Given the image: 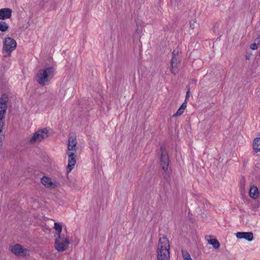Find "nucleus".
Here are the masks:
<instances>
[{"label": "nucleus", "instance_id": "nucleus-1", "mask_svg": "<svg viewBox=\"0 0 260 260\" xmlns=\"http://www.w3.org/2000/svg\"><path fill=\"white\" fill-rule=\"evenodd\" d=\"M157 260H170V245L169 240L165 237L159 238L157 249Z\"/></svg>", "mask_w": 260, "mask_h": 260}, {"label": "nucleus", "instance_id": "nucleus-2", "mask_svg": "<svg viewBox=\"0 0 260 260\" xmlns=\"http://www.w3.org/2000/svg\"><path fill=\"white\" fill-rule=\"evenodd\" d=\"M54 73V68L52 67L40 70L36 74V80L40 85L44 86L53 78Z\"/></svg>", "mask_w": 260, "mask_h": 260}, {"label": "nucleus", "instance_id": "nucleus-3", "mask_svg": "<svg viewBox=\"0 0 260 260\" xmlns=\"http://www.w3.org/2000/svg\"><path fill=\"white\" fill-rule=\"evenodd\" d=\"M17 47L16 41L10 37L5 38L3 42V51L8 53L5 56H9Z\"/></svg>", "mask_w": 260, "mask_h": 260}, {"label": "nucleus", "instance_id": "nucleus-4", "mask_svg": "<svg viewBox=\"0 0 260 260\" xmlns=\"http://www.w3.org/2000/svg\"><path fill=\"white\" fill-rule=\"evenodd\" d=\"M48 130L47 128H44L40 129L34 134V135L29 140V142L30 143L40 142L48 137Z\"/></svg>", "mask_w": 260, "mask_h": 260}, {"label": "nucleus", "instance_id": "nucleus-5", "mask_svg": "<svg viewBox=\"0 0 260 260\" xmlns=\"http://www.w3.org/2000/svg\"><path fill=\"white\" fill-rule=\"evenodd\" d=\"M10 250L12 253L18 256H25L29 252L27 249L23 247L22 245L19 244L11 246Z\"/></svg>", "mask_w": 260, "mask_h": 260}, {"label": "nucleus", "instance_id": "nucleus-6", "mask_svg": "<svg viewBox=\"0 0 260 260\" xmlns=\"http://www.w3.org/2000/svg\"><path fill=\"white\" fill-rule=\"evenodd\" d=\"M161 157L160 164L161 168L164 171H166L169 167V156L166 150L165 147L161 146L160 147Z\"/></svg>", "mask_w": 260, "mask_h": 260}, {"label": "nucleus", "instance_id": "nucleus-7", "mask_svg": "<svg viewBox=\"0 0 260 260\" xmlns=\"http://www.w3.org/2000/svg\"><path fill=\"white\" fill-rule=\"evenodd\" d=\"M75 152H76L68 151V155L69 156L68 165L67 167L68 173L72 170L76 164Z\"/></svg>", "mask_w": 260, "mask_h": 260}, {"label": "nucleus", "instance_id": "nucleus-8", "mask_svg": "<svg viewBox=\"0 0 260 260\" xmlns=\"http://www.w3.org/2000/svg\"><path fill=\"white\" fill-rule=\"evenodd\" d=\"M181 58L180 57L172 56L171 59V66L170 72L172 74L176 75L178 71L175 68H178L180 66Z\"/></svg>", "mask_w": 260, "mask_h": 260}, {"label": "nucleus", "instance_id": "nucleus-9", "mask_svg": "<svg viewBox=\"0 0 260 260\" xmlns=\"http://www.w3.org/2000/svg\"><path fill=\"white\" fill-rule=\"evenodd\" d=\"M236 237L238 239H244L248 241H251L253 239L252 232H238Z\"/></svg>", "mask_w": 260, "mask_h": 260}, {"label": "nucleus", "instance_id": "nucleus-10", "mask_svg": "<svg viewBox=\"0 0 260 260\" xmlns=\"http://www.w3.org/2000/svg\"><path fill=\"white\" fill-rule=\"evenodd\" d=\"M42 183L46 187L54 188L56 186L57 182L56 181H51V178L44 176L41 178Z\"/></svg>", "mask_w": 260, "mask_h": 260}, {"label": "nucleus", "instance_id": "nucleus-11", "mask_svg": "<svg viewBox=\"0 0 260 260\" xmlns=\"http://www.w3.org/2000/svg\"><path fill=\"white\" fill-rule=\"evenodd\" d=\"M12 11L10 8H3L0 10V19L4 20L12 16Z\"/></svg>", "mask_w": 260, "mask_h": 260}, {"label": "nucleus", "instance_id": "nucleus-12", "mask_svg": "<svg viewBox=\"0 0 260 260\" xmlns=\"http://www.w3.org/2000/svg\"><path fill=\"white\" fill-rule=\"evenodd\" d=\"M77 141L76 137H71L69 138L68 151L76 152Z\"/></svg>", "mask_w": 260, "mask_h": 260}, {"label": "nucleus", "instance_id": "nucleus-13", "mask_svg": "<svg viewBox=\"0 0 260 260\" xmlns=\"http://www.w3.org/2000/svg\"><path fill=\"white\" fill-rule=\"evenodd\" d=\"M54 246L56 249L57 250V251H63L67 249L68 245H66L65 243H61L58 241H55L54 243Z\"/></svg>", "mask_w": 260, "mask_h": 260}, {"label": "nucleus", "instance_id": "nucleus-14", "mask_svg": "<svg viewBox=\"0 0 260 260\" xmlns=\"http://www.w3.org/2000/svg\"><path fill=\"white\" fill-rule=\"evenodd\" d=\"M253 149L255 153L260 152V137L256 138L253 142Z\"/></svg>", "mask_w": 260, "mask_h": 260}, {"label": "nucleus", "instance_id": "nucleus-15", "mask_svg": "<svg viewBox=\"0 0 260 260\" xmlns=\"http://www.w3.org/2000/svg\"><path fill=\"white\" fill-rule=\"evenodd\" d=\"M259 192L256 186H253L249 189V196L251 198L256 199L258 196Z\"/></svg>", "mask_w": 260, "mask_h": 260}, {"label": "nucleus", "instance_id": "nucleus-16", "mask_svg": "<svg viewBox=\"0 0 260 260\" xmlns=\"http://www.w3.org/2000/svg\"><path fill=\"white\" fill-rule=\"evenodd\" d=\"M58 237L56 239L55 241H58L59 242L61 243H65L66 245H68L70 244L69 240L64 237V236L63 235H61L60 234V235H57Z\"/></svg>", "mask_w": 260, "mask_h": 260}, {"label": "nucleus", "instance_id": "nucleus-17", "mask_svg": "<svg viewBox=\"0 0 260 260\" xmlns=\"http://www.w3.org/2000/svg\"><path fill=\"white\" fill-rule=\"evenodd\" d=\"M256 179L260 178V164H256L253 172Z\"/></svg>", "mask_w": 260, "mask_h": 260}, {"label": "nucleus", "instance_id": "nucleus-18", "mask_svg": "<svg viewBox=\"0 0 260 260\" xmlns=\"http://www.w3.org/2000/svg\"><path fill=\"white\" fill-rule=\"evenodd\" d=\"M7 109V105H0V117H1V119L5 118V115H6Z\"/></svg>", "mask_w": 260, "mask_h": 260}, {"label": "nucleus", "instance_id": "nucleus-19", "mask_svg": "<svg viewBox=\"0 0 260 260\" xmlns=\"http://www.w3.org/2000/svg\"><path fill=\"white\" fill-rule=\"evenodd\" d=\"M208 242L212 245L215 249H217L220 246L219 242L216 239H211L208 241Z\"/></svg>", "mask_w": 260, "mask_h": 260}, {"label": "nucleus", "instance_id": "nucleus-20", "mask_svg": "<svg viewBox=\"0 0 260 260\" xmlns=\"http://www.w3.org/2000/svg\"><path fill=\"white\" fill-rule=\"evenodd\" d=\"M9 28L8 24L3 21H0V30L3 32L6 31Z\"/></svg>", "mask_w": 260, "mask_h": 260}, {"label": "nucleus", "instance_id": "nucleus-21", "mask_svg": "<svg viewBox=\"0 0 260 260\" xmlns=\"http://www.w3.org/2000/svg\"><path fill=\"white\" fill-rule=\"evenodd\" d=\"M54 228L56 231V234L57 235H60L61 234L62 231V225L60 223H58L57 222L54 223Z\"/></svg>", "mask_w": 260, "mask_h": 260}, {"label": "nucleus", "instance_id": "nucleus-22", "mask_svg": "<svg viewBox=\"0 0 260 260\" xmlns=\"http://www.w3.org/2000/svg\"><path fill=\"white\" fill-rule=\"evenodd\" d=\"M8 102V97L7 95L4 94L2 95L0 98V105H7Z\"/></svg>", "mask_w": 260, "mask_h": 260}, {"label": "nucleus", "instance_id": "nucleus-23", "mask_svg": "<svg viewBox=\"0 0 260 260\" xmlns=\"http://www.w3.org/2000/svg\"><path fill=\"white\" fill-rule=\"evenodd\" d=\"M192 81V82H190V83H189L187 86H186V88L187 89V91L186 92V96H185V101H186L187 99L189 98V93H190V85L193 82H196V80H194V79H192L191 80Z\"/></svg>", "mask_w": 260, "mask_h": 260}, {"label": "nucleus", "instance_id": "nucleus-24", "mask_svg": "<svg viewBox=\"0 0 260 260\" xmlns=\"http://www.w3.org/2000/svg\"><path fill=\"white\" fill-rule=\"evenodd\" d=\"M182 254L185 260H192L189 254L186 251L182 250Z\"/></svg>", "mask_w": 260, "mask_h": 260}, {"label": "nucleus", "instance_id": "nucleus-25", "mask_svg": "<svg viewBox=\"0 0 260 260\" xmlns=\"http://www.w3.org/2000/svg\"><path fill=\"white\" fill-rule=\"evenodd\" d=\"M184 111L181 109L180 108L178 109L177 112L173 115V117H175L178 116H180L183 113Z\"/></svg>", "mask_w": 260, "mask_h": 260}, {"label": "nucleus", "instance_id": "nucleus-26", "mask_svg": "<svg viewBox=\"0 0 260 260\" xmlns=\"http://www.w3.org/2000/svg\"><path fill=\"white\" fill-rule=\"evenodd\" d=\"M180 53V52L179 50V49H175L172 53V56H175V57H179V54Z\"/></svg>", "mask_w": 260, "mask_h": 260}, {"label": "nucleus", "instance_id": "nucleus-27", "mask_svg": "<svg viewBox=\"0 0 260 260\" xmlns=\"http://www.w3.org/2000/svg\"><path fill=\"white\" fill-rule=\"evenodd\" d=\"M250 47L252 50H256L257 49L258 46L257 44L254 43L250 45Z\"/></svg>", "mask_w": 260, "mask_h": 260}, {"label": "nucleus", "instance_id": "nucleus-28", "mask_svg": "<svg viewBox=\"0 0 260 260\" xmlns=\"http://www.w3.org/2000/svg\"><path fill=\"white\" fill-rule=\"evenodd\" d=\"M186 105H187V102L184 101V103H182V104L180 107V108L182 109L183 111L185 110V109L186 108Z\"/></svg>", "mask_w": 260, "mask_h": 260}, {"label": "nucleus", "instance_id": "nucleus-29", "mask_svg": "<svg viewBox=\"0 0 260 260\" xmlns=\"http://www.w3.org/2000/svg\"><path fill=\"white\" fill-rule=\"evenodd\" d=\"M213 5L215 6H217L219 5V0H216L215 2H213Z\"/></svg>", "mask_w": 260, "mask_h": 260}, {"label": "nucleus", "instance_id": "nucleus-30", "mask_svg": "<svg viewBox=\"0 0 260 260\" xmlns=\"http://www.w3.org/2000/svg\"><path fill=\"white\" fill-rule=\"evenodd\" d=\"M175 4H177V6H179L181 5V1L180 0H175Z\"/></svg>", "mask_w": 260, "mask_h": 260}, {"label": "nucleus", "instance_id": "nucleus-31", "mask_svg": "<svg viewBox=\"0 0 260 260\" xmlns=\"http://www.w3.org/2000/svg\"><path fill=\"white\" fill-rule=\"evenodd\" d=\"M190 27L191 29H193V28H194V24H193V23H190Z\"/></svg>", "mask_w": 260, "mask_h": 260}, {"label": "nucleus", "instance_id": "nucleus-32", "mask_svg": "<svg viewBox=\"0 0 260 260\" xmlns=\"http://www.w3.org/2000/svg\"><path fill=\"white\" fill-rule=\"evenodd\" d=\"M246 59H249V57L248 55H246Z\"/></svg>", "mask_w": 260, "mask_h": 260}]
</instances>
